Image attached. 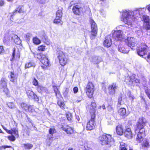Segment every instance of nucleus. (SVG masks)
<instances>
[{"mask_svg": "<svg viewBox=\"0 0 150 150\" xmlns=\"http://www.w3.org/2000/svg\"><path fill=\"white\" fill-rule=\"evenodd\" d=\"M41 63L46 67L49 66L50 65V63L47 57L45 55L44 57L41 60Z\"/></svg>", "mask_w": 150, "mask_h": 150, "instance_id": "obj_21", "label": "nucleus"}, {"mask_svg": "<svg viewBox=\"0 0 150 150\" xmlns=\"http://www.w3.org/2000/svg\"><path fill=\"white\" fill-rule=\"evenodd\" d=\"M33 145L30 144L26 143L23 144V147L25 149H30L33 147Z\"/></svg>", "mask_w": 150, "mask_h": 150, "instance_id": "obj_30", "label": "nucleus"}, {"mask_svg": "<svg viewBox=\"0 0 150 150\" xmlns=\"http://www.w3.org/2000/svg\"><path fill=\"white\" fill-rule=\"evenodd\" d=\"M28 106L27 104L24 103H22L21 105V106L22 108L25 110V111L27 110V109L28 108Z\"/></svg>", "mask_w": 150, "mask_h": 150, "instance_id": "obj_42", "label": "nucleus"}, {"mask_svg": "<svg viewBox=\"0 0 150 150\" xmlns=\"http://www.w3.org/2000/svg\"><path fill=\"white\" fill-rule=\"evenodd\" d=\"M125 136V137L129 139L132 138L133 134L132 133L131 129L129 127H127L124 132Z\"/></svg>", "mask_w": 150, "mask_h": 150, "instance_id": "obj_19", "label": "nucleus"}, {"mask_svg": "<svg viewBox=\"0 0 150 150\" xmlns=\"http://www.w3.org/2000/svg\"><path fill=\"white\" fill-rule=\"evenodd\" d=\"M48 139L49 140V141H51V142L49 143H48V142H47V144L49 146H50V144H51V143L52 141V140H53V137H52V135L49 136L48 137Z\"/></svg>", "mask_w": 150, "mask_h": 150, "instance_id": "obj_52", "label": "nucleus"}, {"mask_svg": "<svg viewBox=\"0 0 150 150\" xmlns=\"http://www.w3.org/2000/svg\"><path fill=\"white\" fill-rule=\"evenodd\" d=\"M134 77V75H132L131 77H128L126 78L125 82L128 84L131 85L133 83L132 81L133 78Z\"/></svg>", "mask_w": 150, "mask_h": 150, "instance_id": "obj_25", "label": "nucleus"}, {"mask_svg": "<svg viewBox=\"0 0 150 150\" xmlns=\"http://www.w3.org/2000/svg\"><path fill=\"white\" fill-rule=\"evenodd\" d=\"M57 104L62 109H64L65 105L64 102L60 101H58Z\"/></svg>", "mask_w": 150, "mask_h": 150, "instance_id": "obj_39", "label": "nucleus"}, {"mask_svg": "<svg viewBox=\"0 0 150 150\" xmlns=\"http://www.w3.org/2000/svg\"><path fill=\"white\" fill-rule=\"evenodd\" d=\"M73 91L74 93H77L78 91V88L77 87H75L73 88Z\"/></svg>", "mask_w": 150, "mask_h": 150, "instance_id": "obj_59", "label": "nucleus"}, {"mask_svg": "<svg viewBox=\"0 0 150 150\" xmlns=\"http://www.w3.org/2000/svg\"><path fill=\"white\" fill-rule=\"evenodd\" d=\"M122 98L121 97H119L118 98V105H120L122 104Z\"/></svg>", "mask_w": 150, "mask_h": 150, "instance_id": "obj_61", "label": "nucleus"}, {"mask_svg": "<svg viewBox=\"0 0 150 150\" xmlns=\"http://www.w3.org/2000/svg\"><path fill=\"white\" fill-rule=\"evenodd\" d=\"M32 83L33 85L35 86H38V81L35 78L33 79Z\"/></svg>", "mask_w": 150, "mask_h": 150, "instance_id": "obj_57", "label": "nucleus"}, {"mask_svg": "<svg viewBox=\"0 0 150 150\" xmlns=\"http://www.w3.org/2000/svg\"><path fill=\"white\" fill-rule=\"evenodd\" d=\"M26 93L27 96L29 99L34 100L35 101L37 102L39 101V97L31 90H27Z\"/></svg>", "mask_w": 150, "mask_h": 150, "instance_id": "obj_13", "label": "nucleus"}, {"mask_svg": "<svg viewBox=\"0 0 150 150\" xmlns=\"http://www.w3.org/2000/svg\"><path fill=\"white\" fill-rule=\"evenodd\" d=\"M56 130L54 127H52L50 128L49 130V133L51 134H53L55 133Z\"/></svg>", "mask_w": 150, "mask_h": 150, "instance_id": "obj_44", "label": "nucleus"}, {"mask_svg": "<svg viewBox=\"0 0 150 150\" xmlns=\"http://www.w3.org/2000/svg\"><path fill=\"white\" fill-rule=\"evenodd\" d=\"M45 49V46L43 45H40L38 47V50L40 51H44Z\"/></svg>", "mask_w": 150, "mask_h": 150, "instance_id": "obj_53", "label": "nucleus"}, {"mask_svg": "<svg viewBox=\"0 0 150 150\" xmlns=\"http://www.w3.org/2000/svg\"><path fill=\"white\" fill-rule=\"evenodd\" d=\"M118 50L119 51L123 53H127L129 51L128 48H125L124 46L122 45H120L119 46Z\"/></svg>", "mask_w": 150, "mask_h": 150, "instance_id": "obj_22", "label": "nucleus"}, {"mask_svg": "<svg viewBox=\"0 0 150 150\" xmlns=\"http://www.w3.org/2000/svg\"><path fill=\"white\" fill-rule=\"evenodd\" d=\"M145 92L147 96L150 100V89L147 88L145 90Z\"/></svg>", "mask_w": 150, "mask_h": 150, "instance_id": "obj_49", "label": "nucleus"}, {"mask_svg": "<svg viewBox=\"0 0 150 150\" xmlns=\"http://www.w3.org/2000/svg\"><path fill=\"white\" fill-rule=\"evenodd\" d=\"M33 43L36 45L39 44L41 42V41L36 37L33 38Z\"/></svg>", "mask_w": 150, "mask_h": 150, "instance_id": "obj_35", "label": "nucleus"}, {"mask_svg": "<svg viewBox=\"0 0 150 150\" xmlns=\"http://www.w3.org/2000/svg\"><path fill=\"white\" fill-rule=\"evenodd\" d=\"M118 113L122 116L125 115L126 113V109L124 108H120L118 110Z\"/></svg>", "mask_w": 150, "mask_h": 150, "instance_id": "obj_32", "label": "nucleus"}, {"mask_svg": "<svg viewBox=\"0 0 150 150\" xmlns=\"http://www.w3.org/2000/svg\"><path fill=\"white\" fill-rule=\"evenodd\" d=\"M67 120L69 121H71L72 119V115L71 113H69L67 114Z\"/></svg>", "mask_w": 150, "mask_h": 150, "instance_id": "obj_50", "label": "nucleus"}, {"mask_svg": "<svg viewBox=\"0 0 150 150\" xmlns=\"http://www.w3.org/2000/svg\"><path fill=\"white\" fill-rule=\"evenodd\" d=\"M52 87L56 96L58 98L60 97L61 96L60 92L59 91L57 87L55 86H53Z\"/></svg>", "mask_w": 150, "mask_h": 150, "instance_id": "obj_27", "label": "nucleus"}, {"mask_svg": "<svg viewBox=\"0 0 150 150\" xmlns=\"http://www.w3.org/2000/svg\"><path fill=\"white\" fill-rule=\"evenodd\" d=\"M132 81H133V82H135L137 83H140V81H142V79L139 80L134 77L133 78Z\"/></svg>", "mask_w": 150, "mask_h": 150, "instance_id": "obj_46", "label": "nucleus"}, {"mask_svg": "<svg viewBox=\"0 0 150 150\" xmlns=\"http://www.w3.org/2000/svg\"><path fill=\"white\" fill-rule=\"evenodd\" d=\"M28 108L27 109V110L25 111L32 112H33V111H34L33 107L31 106H28Z\"/></svg>", "mask_w": 150, "mask_h": 150, "instance_id": "obj_48", "label": "nucleus"}, {"mask_svg": "<svg viewBox=\"0 0 150 150\" xmlns=\"http://www.w3.org/2000/svg\"><path fill=\"white\" fill-rule=\"evenodd\" d=\"M125 42L132 50L134 49V47L137 45L136 39L133 37H128L125 40Z\"/></svg>", "mask_w": 150, "mask_h": 150, "instance_id": "obj_9", "label": "nucleus"}, {"mask_svg": "<svg viewBox=\"0 0 150 150\" xmlns=\"http://www.w3.org/2000/svg\"><path fill=\"white\" fill-rule=\"evenodd\" d=\"M146 122L145 118L143 117L140 118L137 124V127L135 129V132L136 133L137 131V129H144L143 128L145 125Z\"/></svg>", "mask_w": 150, "mask_h": 150, "instance_id": "obj_11", "label": "nucleus"}, {"mask_svg": "<svg viewBox=\"0 0 150 150\" xmlns=\"http://www.w3.org/2000/svg\"><path fill=\"white\" fill-rule=\"evenodd\" d=\"M107 109L108 111H111L112 109V107L111 105H109L107 107Z\"/></svg>", "mask_w": 150, "mask_h": 150, "instance_id": "obj_62", "label": "nucleus"}, {"mask_svg": "<svg viewBox=\"0 0 150 150\" xmlns=\"http://www.w3.org/2000/svg\"><path fill=\"white\" fill-rule=\"evenodd\" d=\"M96 107V103L94 102H92L90 105H88L87 109L88 111L91 114V116L92 115H95V109Z\"/></svg>", "mask_w": 150, "mask_h": 150, "instance_id": "obj_15", "label": "nucleus"}, {"mask_svg": "<svg viewBox=\"0 0 150 150\" xmlns=\"http://www.w3.org/2000/svg\"><path fill=\"white\" fill-rule=\"evenodd\" d=\"M9 77L11 81L13 82L16 79V75L13 72H11L10 75L9 76Z\"/></svg>", "mask_w": 150, "mask_h": 150, "instance_id": "obj_34", "label": "nucleus"}, {"mask_svg": "<svg viewBox=\"0 0 150 150\" xmlns=\"http://www.w3.org/2000/svg\"><path fill=\"white\" fill-rule=\"evenodd\" d=\"M63 9L62 8L60 9H58L56 12V16L62 18V11Z\"/></svg>", "mask_w": 150, "mask_h": 150, "instance_id": "obj_37", "label": "nucleus"}, {"mask_svg": "<svg viewBox=\"0 0 150 150\" xmlns=\"http://www.w3.org/2000/svg\"><path fill=\"white\" fill-rule=\"evenodd\" d=\"M33 54L34 57H37L38 59L40 60V61L44 57H45V55L41 53H38L36 54L35 53H33Z\"/></svg>", "mask_w": 150, "mask_h": 150, "instance_id": "obj_28", "label": "nucleus"}, {"mask_svg": "<svg viewBox=\"0 0 150 150\" xmlns=\"http://www.w3.org/2000/svg\"><path fill=\"white\" fill-rule=\"evenodd\" d=\"M148 47L144 43H142L139 47L137 48V52L138 55L143 56L146 54L148 52Z\"/></svg>", "mask_w": 150, "mask_h": 150, "instance_id": "obj_6", "label": "nucleus"}, {"mask_svg": "<svg viewBox=\"0 0 150 150\" xmlns=\"http://www.w3.org/2000/svg\"><path fill=\"white\" fill-rule=\"evenodd\" d=\"M58 58L61 65L62 66L65 65L68 62L67 57L66 56L63 52L60 51L58 53Z\"/></svg>", "mask_w": 150, "mask_h": 150, "instance_id": "obj_8", "label": "nucleus"}, {"mask_svg": "<svg viewBox=\"0 0 150 150\" xmlns=\"http://www.w3.org/2000/svg\"><path fill=\"white\" fill-rule=\"evenodd\" d=\"M62 18L58 17V16H56L55 19L54 21V23H55L59 24H62V22L61 21Z\"/></svg>", "mask_w": 150, "mask_h": 150, "instance_id": "obj_33", "label": "nucleus"}, {"mask_svg": "<svg viewBox=\"0 0 150 150\" xmlns=\"http://www.w3.org/2000/svg\"><path fill=\"white\" fill-rule=\"evenodd\" d=\"M95 115H91V120L87 122L86 129L87 130H91L94 128L96 125L95 120Z\"/></svg>", "mask_w": 150, "mask_h": 150, "instance_id": "obj_10", "label": "nucleus"}, {"mask_svg": "<svg viewBox=\"0 0 150 150\" xmlns=\"http://www.w3.org/2000/svg\"><path fill=\"white\" fill-rule=\"evenodd\" d=\"M8 138L9 140L12 141H14L16 139L15 137L12 135L8 136Z\"/></svg>", "mask_w": 150, "mask_h": 150, "instance_id": "obj_56", "label": "nucleus"}, {"mask_svg": "<svg viewBox=\"0 0 150 150\" xmlns=\"http://www.w3.org/2000/svg\"><path fill=\"white\" fill-rule=\"evenodd\" d=\"M99 140L102 145H109L110 146L114 144V141L109 134L103 135L99 138Z\"/></svg>", "mask_w": 150, "mask_h": 150, "instance_id": "obj_2", "label": "nucleus"}, {"mask_svg": "<svg viewBox=\"0 0 150 150\" xmlns=\"http://www.w3.org/2000/svg\"><path fill=\"white\" fill-rule=\"evenodd\" d=\"M91 61L93 62L94 64H98L99 61L98 60V57H93Z\"/></svg>", "mask_w": 150, "mask_h": 150, "instance_id": "obj_43", "label": "nucleus"}, {"mask_svg": "<svg viewBox=\"0 0 150 150\" xmlns=\"http://www.w3.org/2000/svg\"><path fill=\"white\" fill-rule=\"evenodd\" d=\"M129 99L132 100V101H133V100L135 98L134 96L133 95L131 94L130 93L129 94Z\"/></svg>", "mask_w": 150, "mask_h": 150, "instance_id": "obj_58", "label": "nucleus"}, {"mask_svg": "<svg viewBox=\"0 0 150 150\" xmlns=\"http://www.w3.org/2000/svg\"><path fill=\"white\" fill-rule=\"evenodd\" d=\"M125 144L123 143H122L120 144V150H127V149L125 147Z\"/></svg>", "mask_w": 150, "mask_h": 150, "instance_id": "obj_47", "label": "nucleus"}, {"mask_svg": "<svg viewBox=\"0 0 150 150\" xmlns=\"http://www.w3.org/2000/svg\"><path fill=\"white\" fill-rule=\"evenodd\" d=\"M69 89L68 88H67L65 91L63 93V95L65 97H67L68 95V93L69 91Z\"/></svg>", "mask_w": 150, "mask_h": 150, "instance_id": "obj_51", "label": "nucleus"}, {"mask_svg": "<svg viewBox=\"0 0 150 150\" xmlns=\"http://www.w3.org/2000/svg\"><path fill=\"white\" fill-rule=\"evenodd\" d=\"M112 41L110 36L108 35L105 38V40L104 42V45L107 47H110L112 44Z\"/></svg>", "mask_w": 150, "mask_h": 150, "instance_id": "obj_18", "label": "nucleus"}, {"mask_svg": "<svg viewBox=\"0 0 150 150\" xmlns=\"http://www.w3.org/2000/svg\"><path fill=\"white\" fill-rule=\"evenodd\" d=\"M7 104L8 106L10 108H13L15 107V105L12 102H8Z\"/></svg>", "mask_w": 150, "mask_h": 150, "instance_id": "obj_45", "label": "nucleus"}, {"mask_svg": "<svg viewBox=\"0 0 150 150\" xmlns=\"http://www.w3.org/2000/svg\"><path fill=\"white\" fill-rule=\"evenodd\" d=\"M139 132L137 134L136 140L138 142H140L143 140V139L145 136V129L138 130Z\"/></svg>", "mask_w": 150, "mask_h": 150, "instance_id": "obj_14", "label": "nucleus"}, {"mask_svg": "<svg viewBox=\"0 0 150 150\" xmlns=\"http://www.w3.org/2000/svg\"><path fill=\"white\" fill-rule=\"evenodd\" d=\"M12 133H13L15 136L18 137V129L17 128H14L11 129Z\"/></svg>", "mask_w": 150, "mask_h": 150, "instance_id": "obj_40", "label": "nucleus"}, {"mask_svg": "<svg viewBox=\"0 0 150 150\" xmlns=\"http://www.w3.org/2000/svg\"><path fill=\"white\" fill-rule=\"evenodd\" d=\"M15 56V50L14 49L12 54V58L11 60V61H13L14 60Z\"/></svg>", "mask_w": 150, "mask_h": 150, "instance_id": "obj_63", "label": "nucleus"}, {"mask_svg": "<svg viewBox=\"0 0 150 150\" xmlns=\"http://www.w3.org/2000/svg\"><path fill=\"white\" fill-rule=\"evenodd\" d=\"M85 91L89 98H91L93 96L94 91V86L92 82H89L88 83Z\"/></svg>", "mask_w": 150, "mask_h": 150, "instance_id": "obj_7", "label": "nucleus"}, {"mask_svg": "<svg viewBox=\"0 0 150 150\" xmlns=\"http://www.w3.org/2000/svg\"><path fill=\"white\" fill-rule=\"evenodd\" d=\"M13 36H11L9 35H6L3 40V42L4 44L8 45L10 42L12 40Z\"/></svg>", "mask_w": 150, "mask_h": 150, "instance_id": "obj_20", "label": "nucleus"}, {"mask_svg": "<svg viewBox=\"0 0 150 150\" xmlns=\"http://www.w3.org/2000/svg\"><path fill=\"white\" fill-rule=\"evenodd\" d=\"M13 37L14 38L16 39L14 40V41L16 44H19L21 43V40L17 35H14Z\"/></svg>", "mask_w": 150, "mask_h": 150, "instance_id": "obj_36", "label": "nucleus"}, {"mask_svg": "<svg viewBox=\"0 0 150 150\" xmlns=\"http://www.w3.org/2000/svg\"><path fill=\"white\" fill-rule=\"evenodd\" d=\"M36 65L35 63L33 61H30L26 63L25 66V68H29L31 67H34Z\"/></svg>", "mask_w": 150, "mask_h": 150, "instance_id": "obj_26", "label": "nucleus"}, {"mask_svg": "<svg viewBox=\"0 0 150 150\" xmlns=\"http://www.w3.org/2000/svg\"><path fill=\"white\" fill-rule=\"evenodd\" d=\"M142 146L148 148L150 146V138L145 139L143 141Z\"/></svg>", "mask_w": 150, "mask_h": 150, "instance_id": "obj_24", "label": "nucleus"}, {"mask_svg": "<svg viewBox=\"0 0 150 150\" xmlns=\"http://www.w3.org/2000/svg\"><path fill=\"white\" fill-rule=\"evenodd\" d=\"M7 81L5 78L1 79L0 82V90L4 92L7 97H9V91L7 87Z\"/></svg>", "mask_w": 150, "mask_h": 150, "instance_id": "obj_4", "label": "nucleus"}, {"mask_svg": "<svg viewBox=\"0 0 150 150\" xmlns=\"http://www.w3.org/2000/svg\"><path fill=\"white\" fill-rule=\"evenodd\" d=\"M90 22L91 24V38L93 40L95 38L97 35V27L96 23L92 19H90Z\"/></svg>", "mask_w": 150, "mask_h": 150, "instance_id": "obj_5", "label": "nucleus"}, {"mask_svg": "<svg viewBox=\"0 0 150 150\" xmlns=\"http://www.w3.org/2000/svg\"><path fill=\"white\" fill-rule=\"evenodd\" d=\"M144 28L147 30L150 29V22L144 23Z\"/></svg>", "mask_w": 150, "mask_h": 150, "instance_id": "obj_41", "label": "nucleus"}, {"mask_svg": "<svg viewBox=\"0 0 150 150\" xmlns=\"http://www.w3.org/2000/svg\"><path fill=\"white\" fill-rule=\"evenodd\" d=\"M116 132L117 134L119 135H122L123 133V130L122 127L120 126H118L116 127Z\"/></svg>", "mask_w": 150, "mask_h": 150, "instance_id": "obj_29", "label": "nucleus"}, {"mask_svg": "<svg viewBox=\"0 0 150 150\" xmlns=\"http://www.w3.org/2000/svg\"><path fill=\"white\" fill-rule=\"evenodd\" d=\"M25 11L23 10V7L22 6H19L16 10L14 11L12 13H10V15L11 17L10 18V20L12 21L11 18H12V16L16 14L17 12L19 13H23L25 12Z\"/></svg>", "mask_w": 150, "mask_h": 150, "instance_id": "obj_17", "label": "nucleus"}, {"mask_svg": "<svg viewBox=\"0 0 150 150\" xmlns=\"http://www.w3.org/2000/svg\"><path fill=\"white\" fill-rule=\"evenodd\" d=\"M147 61L150 63V53H149L147 57Z\"/></svg>", "mask_w": 150, "mask_h": 150, "instance_id": "obj_64", "label": "nucleus"}, {"mask_svg": "<svg viewBox=\"0 0 150 150\" xmlns=\"http://www.w3.org/2000/svg\"><path fill=\"white\" fill-rule=\"evenodd\" d=\"M140 18L144 21V23L149 22V17L147 15H144V16H142Z\"/></svg>", "mask_w": 150, "mask_h": 150, "instance_id": "obj_31", "label": "nucleus"}, {"mask_svg": "<svg viewBox=\"0 0 150 150\" xmlns=\"http://www.w3.org/2000/svg\"><path fill=\"white\" fill-rule=\"evenodd\" d=\"M123 32L120 30L114 31L112 33V36L116 41L121 40L123 38Z\"/></svg>", "mask_w": 150, "mask_h": 150, "instance_id": "obj_12", "label": "nucleus"}, {"mask_svg": "<svg viewBox=\"0 0 150 150\" xmlns=\"http://www.w3.org/2000/svg\"><path fill=\"white\" fill-rule=\"evenodd\" d=\"M117 88L118 86L115 83H111L109 85L108 88L109 93L110 95H114L115 93Z\"/></svg>", "mask_w": 150, "mask_h": 150, "instance_id": "obj_16", "label": "nucleus"}, {"mask_svg": "<svg viewBox=\"0 0 150 150\" xmlns=\"http://www.w3.org/2000/svg\"><path fill=\"white\" fill-rule=\"evenodd\" d=\"M62 129L66 132L67 134H72L74 131L73 129L69 126L63 127H62Z\"/></svg>", "mask_w": 150, "mask_h": 150, "instance_id": "obj_23", "label": "nucleus"}, {"mask_svg": "<svg viewBox=\"0 0 150 150\" xmlns=\"http://www.w3.org/2000/svg\"><path fill=\"white\" fill-rule=\"evenodd\" d=\"M37 2L40 4H44L45 3L46 0H37Z\"/></svg>", "mask_w": 150, "mask_h": 150, "instance_id": "obj_55", "label": "nucleus"}, {"mask_svg": "<svg viewBox=\"0 0 150 150\" xmlns=\"http://www.w3.org/2000/svg\"><path fill=\"white\" fill-rule=\"evenodd\" d=\"M85 10V9L83 5L81 3L74 4L72 8L74 13L77 15H80L81 12H83Z\"/></svg>", "mask_w": 150, "mask_h": 150, "instance_id": "obj_3", "label": "nucleus"}, {"mask_svg": "<svg viewBox=\"0 0 150 150\" xmlns=\"http://www.w3.org/2000/svg\"><path fill=\"white\" fill-rule=\"evenodd\" d=\"M37 89L39 92H41L45 91L46 88L42 86H39L37 88Z\"/></svg>", "mask_w": 150, "mask_h": 150, "instance_id": "obj_38", "label": "nucleus"}, {"mask_svg": "<svg viewBox=\"0 0 150 150\" xmlns=\"http://www.w3.org/2000/svg\"><path fill=\"white\" fill-rule=\"evenodd\" d=\"M146 8H137L133 11L130 10H123L121 12V21L125 24L131 25L137 18H140L145 15Z\"/></svg>", "mask_w": 150, "mask_h": 150, "instance_id": "obj_1", "label": "nucleus"}, {"mask_svg": "<svg viewBox=\"0 0 150 150\" xmlns=\"http://www.w3.org/2000/svg\"><path fill=\"white\" fill-rule=\"evenodd\" d=\"M32 36V35L31 33H28L25 35V37L29 40L31 37Z\"/></svg>", "mask_w": 150, "mask_h": 150, "instance_id": "obj_54", "label": "nucleus"}, {"mask_svg": "<svg viewBox=\"0 0 150 150\" xmlns=\"http://www.w3.org/2000/svg\"><path fill=\"white\" fill-rule=\"evenodd\" d=\"M4 52V49L3 47L0 45V54Z\"/></svg>", "mask_w": 150, "mask_h": 150, "instance_id": "obj_60", "label": "nucleus"}]
</instances>
